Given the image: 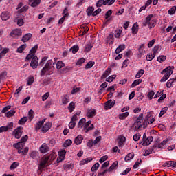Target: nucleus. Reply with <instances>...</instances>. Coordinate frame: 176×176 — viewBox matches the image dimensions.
Listing matches in <instances>:
<instances>
[{"label": "nucleus", "mask_w": 176, "mask_h": 176, "mask_svg": "<svg viewBox=\"0 0 176 176\" xmlns=\"http://www.w3.org/2000/svg\"><path fill=\"white\" fill-rule=\"evenodd\" d=\"M153 17H156V16L152 14L148 15L145 20L142 23V27H146V25H148L150 30L151 28H154V27L156 26V24H157V19H152Z\"/></svg>", "instance_id": "f257e3e1"}, {"label": "nucleus", "mask_w": 176, "mask_h": 176, "mask_svg": "<svg viewBox=\"0 0 176 176\" xmlns=\"http://www.w3.org/2000/svg\"><path fill=\"white\" fill-rule=\"evenodd\" d=\"M56 159L54 154H50V155H44L41 158V161L39 164V168H45L47 166H49L53 160Z\"/></svg>", "instance_id": "f03ea898"}, {"label": "nucleus", "mask_w": 176, "mask_h": 176, "mask_svg": "<svg viewBox=\"0 0 176 176\" xmlns=\"http://www.w3.org/2000/svg\"><path fill=\"white\" fill-rule=\"evenodd\" d=\"M54 71V67L44 66L41 72V76H45V75H53Z\"/></svg>", "instance_id": "7ed1b4c3"}, {"label": "nucleus", "mask_w": 176, "mask_h": 176, "mask_svg": "<svg viewBox=\"0 0 176 176\" xmlns=\"http://www.w3.org/2000/svg\"><path fill=\"white\" fill-rule=\"evenodd\" d=\"M144 120V113H141L138 119L136 120V122L134 123L135 129V130H140L141 127H142V120Z\"/></svg>", "instance_id": "20e7f679"}, {"label": "nucleus", "mask_w": 176, "mask_h": 176, "mask_svg": "<svg viewBox=\"0 0 176 176\" xmlns=\"http://www.w3.org/2000/svg\"><path fill=\"white\" fill-rule=\"evenodd\" d=\"M143 146H148L152 144V141H153V137L149 136L148 138L146 137V133H144L143 135Z\"/></svg>", "instance_id": "39448f33"}, {"label": "nucleus", "mask_w": 176, "mask_h": 176, "mask_svg": "<svg viewBox=\"0 0 176 176\" xmlns=\"http://www.w3.org/2000/svg\"><path fill=\"white\" fill-rule=\"evenodd\" d=\"M12 134L16 140H19V138H21V135H23V127L18 126L13 131Z\"/></svg>", "instance_id": "423d86ee"}, {"label": "nucleus", "mask_w": 176, "mask_h": 176, "mask_svg": "<svg viewBox=\"0 0 176 176\" xmlns=\"http://www.w3.org/2000/svg\"><path fill=\"white\" fill-rule=\"evenodd\" d=\"M38 65H39L38 56H34L30 63V67H32L33 69H36V68H38Z\"/></svg>", "instance_id": "0eeeda50"}, {"label": "nucleus", "mask_w": 176, "mask_h": 176, "mask_svg": "<svg viewBox=\"0 0 176 176\" xmlns=\"http://www.w3.org/2000/svg\"><path fill=\"white\" fill-rule=\"evenodd\" d=\"M23 32L20 29H16L11 32L10 36L12 38H17L19 36H21Z\"/></svg>", "instance_id": "6e6552de"}, {"label": "nucleus", "mask_w": 176, "mask_h": 176, "mask_svg": "<svg viewBox=\"0 0 176 176\" xmlns=\"http://www.w3.org/2000/svg\"><path fill=\"white\" fill-rule=\"evenodd\" d=\"M39 150H40L41 153H47V152L50 151V147L47 146V144L43 143L40 146Z\"/></svg>", "instance_id": "1a4fd4ad"}, {"label": "nucleus", "mask_w": 176, "mask_h": 176, "mask_svg": "<svg viewBox=\"0 0 176 176\" xmlns=\"http://www.w3.org/2000/svg\"><path fill=\"white\" fill-rule=\"evenodd\" d=\"M161 74H165L166 76H168L170 78V76L173 75V67H171V66H169L165 68L164 70L161 72Z\"/></svg>", "instance_id": "9d476101"}, {"label": "nucleus", "mask_w": 176, "mask_h": 176, "mask_svg": "<svg viewBox=\"0 0 176 176\" xmlns=\"http://www.w3.org/2000/svg\"><path fill=\"white\" fill-rule=\"evenodd\" d=\"M116 104V100H109L105 102L104 108L105 109H111V108H113V106Z\"/></svg>", "instance_id": "9b49d317"}, {"label": "nucleus", "mask_w": 176, "mask_h": 176, "mask_svg": "<svg viewBox=\"0 0 176 176\" xmlns=\"http://www.w3.org/2000/svg\"><path fill=\"white\" fill-rule=\"evenodd\" d=\"M68 10V8H65L63 12V16L58 21V24H63L64 23V21L65 19H68V16H69V13H67V11Z\"/></svg>", "instance_id": "f8f14e48"}, {"label": "nucleus", "mask_w": 176, "mask_h": 176, "mask_svg": "<svg viewBox=\"0 0 176 176\" xmlns=\"http://www.w3.org/2000/svg\"><path fill=\"white\" fill-rule=\"evenodd\" d=\"M59 157L57 158L58 163L63 162L65 159V155H67V151L65 150H62L58 153Z\"/></svg>", "instance_id": "ddd939ff"}, {"label": "nucleus", "mask_w": 176, "mask_h": 176, "mask_svg": "<svg viewBox=\"0 0 176 176\" xmlns=\"http://www.w3.org/2000/svg\"><path fill=\"white\" fill-rule=\"evenodd\" d=\"M52 128V123L50 122H46L42 129L41 131L42 133H47V131H49V130H50V129Z\"/></svg>", "instance_id": "4468645a"}, {"label": "nucleus", "mask_w": 176, "mask_h": 176, "mask_svg": "<svg viewBox=\"0 0 176 176\" xmlns=\"http://www.w3.org/2000/svg\"><path fill=\"white\" fill-rule=\"evenodd\" d=\"M1 18L3 21H6V20L10 19V13L8 11H4L1 14Z\"/></svg>", "instance_id": "2eb2a0df"}, {"label": "nucleus", "mask_w": 176, "mask_h": 176, "mask_svg": "<svg viewBox=\"0 0 176 176\" xmlns=\"http://www.w3.org/2000/svg\"><path fill=\"white\" fill-rule=\"evenodd\" d=\"M96 114H97V111L94 109H89L87 112V118H94V116H96Z\"/></svg>", "instance_id": "dca6fc26"}, {"label": "nucleus", "mask_w": 176, "mask_h": 176, "mask_svg": "<svg viewBox=\"0 0 176 176\" xmlns=\"http://www.w3.org/2000/svg\"><path fill=\"white\" fill-rule=\"evenodd\" d=\"M163 167H176V162L175 161H166L163 165Z\"/></svg>", "instance_id": "f3484780"}, {"label": "nucleus", "mask_w": 176, "mask_h": 176, "mask_svg": "<svg viewBox=\"0 0 176 176\" xmlns=\"http://www.w3.org/2000/svg\"><path fill=\"white\" fill-rule=\"evenodd\" d=\"M30 156L32 157V159L38 160L39 159V153L36 151H33L30 153Z\"/></svg>", "instance_id": "a211bd4d"}, {"label": "nucleus", "mask_w": 176, "mask_h": 176, "mask_svg": "<svg viewBox=\"0 0 176 176\" xmlns=\"http://www.w3.org/2000/svg\"><path fill=\"white\" fill-rule=\"evenodd\" d=\"M83 141V136L82 135H78L74 140V144L76 145H80Z\"/></svg>", "instance_id": "6ab92c4d"}, {"label": "nucleus", "mask_w": 176, "mask_h": 176, "mask_svg": "<svg viewBox=\"0 0 176 176\" xmlns=\"http://www.w3.org/2000/svg\"><path fill=\"white\" fill-rule=\"evenodd\" d=\"M93 46H94V45L91 42L86 44L84 50L85 53H89V52H91V49H93Z\"/></svg>", "instance_id": "aec40b11"}, {"label": "nucleus", "mask_w": 176, "mask_h": 176, "mask_svg": "<svg viewBox=\"0 0 176 176\" xmlns=\"http://www.w3.org/2000/svg\"><path fill=\"white\" fill-rule=\"evenodd\" d=\"M111 72H112V69L111 67H108L102 75L101 79H105V78H107Z\"/></svg>", "instance_id": "412c9836"}, {"label": "nucleus", "mask_w": 176, "mask_h": 176, "mask_svg": "<svg viewBox=\"0 0 176 176\" xmlns=\"http://www.w3.org/2000/svg\"><path fill=\"white\" fill-rule=\"evenodd\" d=\"M30 38H32V34L31 33H28L23 36L21 41L23 43L28 42Z\"/></svg>", "instance_id": "4be33fe9"}, {"label": "nucleus", "mask_w": 176, "mask_h": 176, "mask_svg": "<svg viewBox=\"0 0 176 176\" xmlns=\"http://www.w3.org/2000/svg\"><path fill=\"white\" fill-rule=\"evenodd\" d=\"M138 23L137 22L135 23L132 26L131 31L133 35H135V34H138Z\"/></svg>", "instance_id": "5701e85b"}, {"label": "nucleus", "mask_w": 176, "mask_h": 176, "mask_svg": "<svg viewBox=\"0 0 176 176\" xmlns=\"http://www.w3.org/2000/svg\"><path fill=\"white\" fill-rule=\"evenodd\" d=\"M45 120H46L43 119V120L38 121L36 123V125L35 126L36 131H38V130H41V127H42V126L45 124Z\"/></svg>", "instance_id": "b1692460"}, {"label": "nucleus", "mask_w": 176, "mask_h": 176, "mask_svg": "<svg viewBox=\"0 0 176 176\" xmlns=\"http://www.w3.org/2000/svg\"><path fill=\"white\" fill-rule=\"evenodd\" d=\"M126 49V45L122 44L120 45L116 50V54H119V53H121V52H123Z\"/></svg>", "instance_id": "393cba45"}, {"label": "nucleus", "mask_w": 176, "mask_h": 176, "mask_svg": "<svg viewBox=\"0 0 176 176\" xmlns=\"http://www.w3.org/2000/svg\"><path fill=\"white\" fill-rule=\"evenodd\" d=\"M41 0H33L31 3H29V5L32 8H36V6H39V5H41Z\"/></svg>", "instance_id": "a878e982"}, {"label": "nucleus", "mask_w": 176, "mask_h": 176, "mask_svg": "<svg viewBox=\"0 0 176 176\" xmlns=\"http://www.w3.org/2000/svg\"><path fill=\"white\" fill-rule=\"evenodd\" d=\"M118 164H119L118 161L114 162L113 164L107 169L108 173L113 171V170H115L118 167Z\"/></svg>", "instance_id": "bb28decb"}, {"label": "nucleus", "mask_w": 176, "mask_h": 176, "mask_svg": "<svg viewBox=\"0 0 176 176\" xmlns=\"http://www.w3.org/2000/svg\"><path fill=\"white\" fill-rule=\"evenodd\" d=\"M93 161L92 157L85 158L80 162V166H84V164H87V163H90V162Z\"/></svg>", "instance_id": "cd10ccee"}, {"label": "nucleus", "mask_w": 176, "mask_h": 176, "mask_svg": "<svg viewBox=\"0 0 176 176\" xmlns=\"http://www.w3.org/2000/svg\"><path fill=\"white\" fill-rule=\"evenodd\" d=\"M126 142V137L120 136L118 138V146H123V144Z\"/></svg>", "instance_id": "c85d7f7f"}, {"label": "nucleus", "mask_w": 176, "mask_h": 176, "mask_svg": "<svg viewBox=\"0 0 176 176\" xmlns=\"http://www.w3.org/2000/svg\"><path fill=\"white\" fill-rule=\"evenodd\" d=\"M162 47L160 46V45H155L153 50V56H156V53H159V51H160Z\"/></svg>", "instance_id": "c756f323"}, {"label": "nucleus", "mask_w": 176, "mask_h": 176, "mask_svg": "<svg viewBox=\"0 0 176 176\" xmlns=\"http://www.w3.org/2000/svg\"><path fill=\"white\" fill-rule=\"evenodd\" d=\"M25 49H27V44H23L21 45L19 47L17 48V53H23V52H24V50H25Z\"/></svg>", "instance_id": "7c9ffc66"}, {"label": "nucleus", "mask_w": 176, "mask_h": 176, "mask_svg": "<svg viewBox=\"0 0 176 176\" xmlns=\"http://www.w3.org/2000/svg\"><path fill=\"white\" fill-rule=\"evenodd\" d=\"M78 50H79V45H75L69 49V52H72L73 54H76V53H78Z\"/></svg>", "instance_id": "2f4dec72"}, {"label": "nucleus", "mask_w": 176, "mask_h": 176, "mask_svg": "<svg viewBox=\"0 0 176 176\" xmlns=\"http://www.w3.org/2000/svg\"><path fill=\"white\" fill-rule=\"evenodd\" d=\"M132 159H134V153H129L125 156L124 160L125 162H129Z\"/></svg>", "instance_id": "473e14b6"}, {"label": "nucleus", "mask_w": 176, "mask_h": 176, "mask_svg": "<svg viewBox=\"0 0 176 176\" xmlns=\"http://www.w3.org/2000/svg\"><path fill=\"white\" fill-rule=\"evenodd\" d=\"M87 16H93V13H94V7L89 6L87 9Z\"/></svg>", "instance_id": "72a5a7b5"}, {"label": "nucleus", "mask_w": 176, "mask_h": 176, "mask_svg": "<svg viewBox=\"0 0 176 176\" xmlns=\"http://www.w3.org/2000/svg\"><path fill=\"white\" fill-rule=\"evenodd\" d=\"M68 109L70 113H72V112H74V111L75 110V103L74 102L69 103L68 106Z\"/></svg>", "instance_id": "f704fd0d"}, {"label": "nucleus", "mask_w": 176, "mask_h": 176, "mask_svg": "<svg viewBox=\"0 0 176 176\" xmlns=\"http://www.w3.org/2000/svg\"><path fill=\"white\" fill-rule=\"evenodd\" d=\"M168 141H170V140H168V139L164 140L161 143H160L158 144V148L160 149V148H163V146H166V145H167V142H168Z\"/></svg>", "instance_id": "c9c22d12"}, {"label": "nucleus", "mask_w": 176, "mask_h": 176, "mask_svg": "<svg viewBox=\"0 0 176 176\" xmlns=\"http://www.w3.org/2000/svg\"><path fill=\"white\" fill-rule=\"evenodd\" d=\"M123 31V28H119L115 32V37L120 38V35Z\"/></svg>", "instance_id": "e433bc0d"}, {"label": "nucleus", "mask_w": 176, "mask_h": 176, "mask_svg": "<svg viewBox=\"0 0 176 176\" xmlns=\"http://www.w3.org/2000/svg\"><path fill=\"white\" fill-rule=\"evenodd\" d=\"M14 148H15V149H21L24 147V144L21 143V142H18V143H15L13 145Z\"/></svg>", "instance_id": "4c0bfd02"}, {"label": "nucleus", "mask_w": 176, "mask_h": 176, "mask_svg": "<svg viewBox=\"0 0 176 176\" xmlns=\"http://www.w3.org/2000/svg\"><path fill=\"white\" fill-rule=\"evenodd\" d=\"M142 79L135 80L131 84V87H135V86H138V85H140V83H142Z\"/></svg>", "instance_id": "58836bf2"}, {"label": "nucleus", "mask_w": 176, "mask_h": 176, "mask_svg": "<svg viewBox=\"0 0 176 176\" xmlns=\"http://www.w3.org/2000/svg\"><path fill=\"white\" fill-rule=\"evenodd\" d=\"M96 64L94 61H89L85 65V69H90Z\"/></svg>", "instance_id": "ea45409f"}, {"label": "nucleus", "mask_w": 176, "mask_h": 176, "mask_svg": "<svg viewBox=\"0 0 176 176\" xmlns=\"http://www.w3.org/2000/svg\"><path fill=\"white\" fill-rule=\"evenodd\" d=\"M18 166H20V163H19L17 162H14L10 166V170H16V168H17Z\"/></svg>", "instance_id": "a19ab883"}, {"label": "nucleus", "mask_w": 176, "mask_h": 176, "mask_svg": "<svg viewBox=\"0 0 176 176\" xmlns=\"http://www.w3.org/2000/svg\"><path fill=\"white\" fill-rule=\"evenodd\" d=\"M107 42L109 43V45H113V34H109L107 37Z\"/></svg>", "instance_id": "79ce46f5"}, {"label": "nucleus", "mask_w": 176, "mask_h": 176, "mask_svg": "<svg viewBox=\"0 0 176 176\" xmlns=\"http://www.w3.org/2000/svg\"><path fill=\"white\" fill-rule=\"evenodd\" d=\"M14 113H16V111L10 110V111L6 113L5 116L7 118H12V116H14Z\"/></svg>", "instance_id": "37998d69"}, {"label": "nucleus", "mask_w": 176, "mask_h": 176, "mask_svg": "<svg viewBox=\"0 0 176 176\" xmlns=\"http://www.w3.org/2000/svg\"><path fill=\"white\" fill-rule=\"evenodd\" d=\"M102 5H104V6H107V4L105 3V0H99L96 3L97 8H101V6H102Z\"/></svg>", "instance_id": "c03bdc74"}, {"label": "nucleus", "mask_w": 176, "mask_h": 176, "mask_svg": "<svg viewBox=\"0 0 176 176\" xmlns=\"http://www.w3.org/2000/svg\"><path fill=\"white\" fill-rule=\"evenodd\" d=\"M71 145H72V140H71V139H67L65 141V143H64L65 148H68V146H71Z\"/></svg>", "instance_id": "a18cd8bd"}, {"label": "nucleus", "mask_w": 176, "mask_h": 176, "mask_svg": "<svg viewBox=\"0 0 176 176\" xmlns=\"http://www.w3.org/2000/svg\"><path fill=\"white\" fill-rule=\"evenodd\" d=\"M85 123H86V119L85 118H82L78 124V127H80V129H82V127H83V126H85Z\"/></svg>", "instance_id": "49530a36"}, {"label": "nucleus", "mask_w": 176, "mask_h": 176, "mask_svg": "<svg viewBox=\"0 0 176 176\" xmlns=\"http://www.w3.org/2000/svg\"><path fill=\"white\" fill-rule=\"evenodd\" d=\"M145 71L144 69H140L138 71V72L135 75L136 79H139V78H141L144 74Z\"/></svg>", "instance_id": "de8ad7c7"}, {"label": "nucleus", "mask_w": 176, "mask_h": 176, "mask_svg": "<svg viewBox=\"0 0 176 176\" xmlns=\"http://www.w3.org/2000/svg\"><path fill=\"white\" fill-rule=\"evenodd\" d=\"M175 80H176L174 78H170V80H168V82H166V87L170 89V87H171V86H173V84L174 83Z\"/></svg>", "instance_id": "09e8293b"}, {"label": "nucleus", "mask_w": 176, "mask_h": 176, "mask_svg": "<svg viewBox=\"0 0 176 176\" xmlns=\"http://www.w3.org/2000/svg\"><path fill=\"white\" fill-rule=\"evenodd\" d=\"M65 64H64L63 61L59 60L57 62V64H56L57 69H61V68H63V67H65Z\"/></svg>", "instance_id": "8fccbe9b"}, {"label": "nucleus", "mask_w": 176, "mask_h": 176, "mask_svg": "<svg viewBox=\"0 0 176 176\" xmlns=\"http://www.w3.org/2000/svg\"><path fill=\"white\" fill-rule=\"evenodd\" d=\"M27 120H28V118L27 117H23L19 120L18 122L19 124H25L27 123Z\"/></svg>", "instance_id": "3c124183"}, {"label": "nucleus", "mask_w": 176, "mask_h": 176, "mask_svg": "<svg viewBox=\"0 0 176 176\" xmlns=\"http://www.w3.org/2000/svg\"><path fill=\"white\" fill-rule=\"evenodd\" d=\"M36 50H38V45H34L29 52V53L35 56V53H36Z\"/></svg>", "instance_id": "603ef678"}, {"label": "nucleus", "mask_w": 176, "mask_h": 176, "mask_svg": "<svg viewBox=\"0 0 176 176\" xmlns=\"http://www.w3.org/2000/svg\"><path fill=\"white\" fill-rule=\"evenodd\" d=\"M176 11V6H173L171 8H170L168 11V14H170V16H173V14H175Z\"/></svg>", "instance_id": "864d4df0"}, {"label": "nucleus", "mask_w": 176, "mask_h": 176, "mask_svg": "<svg viewBox=\"0 0 176 176\" xmlns=\"http://www.w3.org/2000/svg\"><path fill=\"white\" fill-rule=\"evenodd\" d=\"M167 57L164 55H161L157 57V61L159 63H163V61H166Z\"/></svg>", "instance_id": "5fc2aeb1"}, {"label": "nucleus", "mask_w": 176, "mask_h": 176, "mask_svg": "<svg viewBox=\"0 0 176 176\" xmlns=\"http://www.w3.org/2000/svg\"><path fill=\"white\" fill-rule=\"evenodd\" d=\"M100 167V163L97 162L93 166L91 167V171H97L98 170V168Z\"/></svg>", "instance_id": "6e6d98bb"}, {"label": "nucleus", "mask_w": 176, "mask_h": 176, "mask_svg": "<svg viewBox=\"0 0 176 176\" xmlns=\"http://www.w3.org/2000/svg\"><path fill=\"white\" fill-rule=\"evenodd\" d=\"M127 116H129V112H125V113H121L119 115V119H121V120H124L126 119V118H127Z\"/></svg>", "instance_id": "4d7b16f0"}, {"label": "nucleus", "mask_w": 176, "mask_h": 176, "mask_svg": "<svg viewBox=\"0 0 176 176\" xmlns=\"http://www.w3.org/2000/svg\"><path fill=\"white\" fill-rule=\"evenodd\" d=\"M35 80V78H34V76H30L28 79V86H31L32 83H34V81Z\"/></svg>", "instance_id": "13d9d810"}, {"label": "nucleus", "mask_w": 176, "mask_h": 176, "mask_svg": "<svg viewBox=\"0 0 176 176\" xmlns=\"http://www.w3.org/2000/svg\"><path fill=\"white\" fill-rule=\"evenodd\" d=\"M152 116V112H148L147 113V115L145 117L144 123H146V124H148V121L149 120V118Z\"/></svg>", "instance_id": "bf43d9fd"}, {"label": "nucleus", "mask_w": 176, "mask_h": 176, "mask_svg": "<svg viewBox=\"0 0 176 176\" xmlns=\"http://www.w3.org/2000/svg\"><path fill=\"white\" fill-rule=\"evenodd\" d=\"M141 163H142V160L141 159H138L135 164L133 165V168L135 169V168H138L140 164H141Z\"/></svg>", "instance_id": "052dcab7"}, {"label": "nucleus", "mask_w": 176, "mask_h": 176, "mask_svg": "<svg viewBox=\"0 0 176 176\" xmlns=\"http://www.w3.org/2000/svg\"><path fill=\"white\" fill-rule=\"evenodd\" d=\"M107 86H108V82H104L102 83L100 87L101 89H100L99 93H100V94L102 93V90H104V89H105V87H107Z\"/></svg>", "instance_id": "680f3d73"}, {"label": "nucleus", "mask_w": 176, "mask_h": 176, "mask_svg": "<svg viewBox=\"0 0 176 176\" xmlns=\"http://www.w3.org/2000/svg\"><path fill=\"white\" fill-rule=\"evenodd\" d=\"M115 78H116V76L111 75L107 78H106V82H109V83H111V82H113V79H115Z\"/></svg>", "instance_id": "e2e57ef3"}, {"label": "nucleus", "mask_w": 176, "mask_h": 176, "mask_svg": "<svg viewBox=\"0 0 176 176\" xmlns=\"http://www.w3.org/2000/svg\"><path fill=\"white\" fill-rule=\"evenodd\" d=\"M27 141H28V135H25V136L22 137L21 139V144H25V142H27Z\"/></svg>", "instance_id": "0e129e2a"}, {"label": "nucleus", "mask_w": 176, "mask_h": 176, "mask_svg": "<svg viewBox=\"0 0 176 176\" xmlns=\"http://www.w3.org/2000/svg\"><path fill=\"white\" fill-rule=\"evenodd\" d=\"M86 61V59L85 58H80L78 59V60L76 62V65H82Z\"/></svg>", "instance_id": "69168bd1"}, {"label": "nucleus", "mask_w": 176, "mask_h": 176, "mask_svg": "<svg viewBox=\"0 0 176 176\" xmlns=\"http://www.w3.org/2000/svg\"><path fill=\"white\" fill-rule=\"evenodd\" d=\"M28 116H29V119L31 122V120H32V119H34V111L33 110H30L29 111Z\"/></svg>", "instance_id": "338daca9"}, {"label": "nucleus", "mask_w": 176, "mask_h": 176, "mask_svg": "<svg viewBox=\"0 0 176 176\" xmlns=\"http://www.w3.org/2000/svg\"><path fill=\"white\" fill-rule=\"evenodd\" d=\"M140 138H141V134L137 133L133 135V141H140Z\"/></svg>", "instance_id": "774afa93"}]
</instances>
